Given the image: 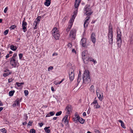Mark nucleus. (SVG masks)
Masks as SVG:
<instances>
[{
	"label": "nucleus",
	"instance_id": "f257e3e1",
	"mask_svg": "<svg viewBox=\"0 0 133 133\" xmlns=\"http://www.w3.org/2000/svg\"><path fill=\"white\" fill-rule=\"evenodd\" d=\"M91 81V79L90 72L88 70H85L83 74V83L88 84L90 83Z\"/></svg>",
	"mask_w": 133,
	"mask_h": 133
},
{
	"label": "nucleus",
	"instance_id": "f03ea898",
	"mask_svg": "<svg viewBox=\"0 0 133 133\" xmlns=\"http://www.w3.org/2000/svg\"><path fill=\"white\" fill-rule=\"evenodd\" d=\"M84 12L85 14L88 16H90L92 14L93 11L90 5H87L85 6Z\"/></svg>",
	"mask_w": 133,
	"mask_h": 133
},
{
	"label": "nucleus",
	"instance_id": "7ed1b4c3",
	"mask_svg": "<svg viewBox=\"0 0 133 133\" xmlns=\"http://www.w3.org/2000/svg\"><path fill=\"white\" fill-rule=\"evenodd\" d=\"M108 38L110 44H112L113 39V32L111 27L109 26Z\"/></svg>",
	"mask_w": 133,
	"mask_h": 133
},
{
	"label": "nucleus",
	"instance_id": "20e7f679",
	"mask_svg": "<svg viewBox=\"0 0 133 133\" xmlns=\"http://www.w3.org/2000/svg\"><path fill=\"white\" fill-rule=\"evenodd\" d=\"M96 92L99 99L102 101L103 100V97L102 91H100L99 89L97 88L96 90Z\"/></svg>",
	"mask_w": 133,
	"mask_h": 133
},
{
	"label": "nucleus",
	"instance_id": "39448f33",
	"mask_svg": "<svg viewBox=\"0 0 133 133\" xmlns=\"http://www.w3.org/2000/svg\"><path fill=\"white\" fill-rule=\"evenodd\" d=\"M82 58L84 63L85 62V61L87 60L88 57V51L85 50L83 51L82 53Z\"/></svg>",
	"mask_w": 133,
	"mask_h": 133
},
{
	"label": "nucleus",
	"instance_id": "423d86ee",
	"mask_svg": "<svg viewBox=\"0 0 133 133\" xmlns=\"http://www.w3.org/2000/svg\"><path fill=\"white\" fill-rule=\"evenodd\" d=\"M76 31L75 29H72L69 34V36L72 38V39H75V38Z\"/></svg>",
	"mask_w": 133,
	"mask_h": 133
},
{
	"label": "nucleus",
	"instance_id": "0eeeda50",
	"mask_svg": "<svg viewBox=\"0 0 133 133\" xmlns=\"http://www.w3.org/2000/svg\"><path fill=\"white\" fill-rule=\"evenodd\" d=\"M65 110L67 111V114L68 115L72 111L71 106L69 105H67L65 108Z\"/></svg>",
	"mask_w": 133,
	"mask_h": 133
},
{
	"label": "nucleus",
	"instance_id": "6e6552de",
	"mask_svg": "<svg viewBox=\"0 0 133 133\" xmlns=\"http://www.w3.org/2000/svg\"><path fill=\"white\" fill-rule=\"evenodd\" d=\"M96 98L95 97L94 99V101L92 103H91V105H94V107H95V108L96 109L99 108L100 107V105H98L97 100H96Z\"/></svg>",
	"mask_w": 133,
	"mask_h": 133
},
{
	"label": "nucleus",
	"instance_id": "1a4fd4ad",
	"mask_svg": "<svg viewBox=\"0 0 133 133\" xmlns=\"http://www.w3.org/2000/svg\"><path fill=\"white\" fill-rule=\"evenodd\" d=\"M10 64L12 66L14 67H15L17 65V63L16 62L15 59L13 58H11Z\"/></svg>",
	"mask_w": 133,
	"mask_h": 133
},
{
	"label": "nucleus",
	"instance_id": "9d476101",
	"mask_svg": "<svg viewBox=\"0 0 133 133\" xmlns=\"http://www.w3.org/2000/svg\"><path fill=\"white\" fill-rule=\"evenodd\" d=\"M27 23L25 22L24 21H23L22 22V26L23 27V31L25 32L27 30L26 29V25Z\"/></svg>",
	"mask_w": 133,
	"mask_h": 133
},
{
	"label": "nucleus",
	"instance_id": "9b49d317",
	"mask_svg": "<svg viewBox=\"0 0 133 133\" xmlns=\"http://www.w3.org/2000/svg\"><path fill=\"white\" fill-rule=\"evenodd\" d=\"M86 39L85 38H83L82 39L81 41V43L83 47H85L86 46Z\"/></svg>",
	"mask_w": 133,
	"mask_h": 133
},
{
	"label": "nucleus",
	"instance_id": "f8f14e48",
	"mask_svg": "<svg viewBox=\"0 0 133 133\" xmlns=\"http://www.w3.org/2000/svg\"><path fill=\"white\" fill-rule=\"evenodd\" d=\"M91 39L92 42L94 43L96 42L95 35L94 34L92 33L91 35Z\"/></svg>",
	"mask_w": 133,
	"mask_h": 133
},
{
	"label": "nucleus",
	"instance_id": "ddd939ff",
	"mask_svg": "<svg viewBox=\"0 0 133 133\" xmlns=\"http://www.w3.org/2000/svg\"><path fill=\"white\" fill-rule=\"evenodd\" d=\"M68 115H66L65 117L63 119L62 121L64 122L65 125H67L68 124L69 122L68 120Z\"/></svg>",
	"mask_w": 133,
	"mask_h": 133
},
{
	"label": "nucleus",
	"instance_id": "4468645a",
	"mask_svg": "<svg viewBox=\"0 0 133 133\" xmlns=\"http://www.w3.org/2000/svg\"><path fill=\"white\" fill-rule=\"evenodd\" d=\"M79 118V116H77L76 115L75 117L73 118V120L75 123H76L78 122Z\"/></svg>",
	"mask_w": 133,
	"mask_h": 133
},
{
	"label": "nucleus",
	"instance_id": "2eb2a0df",
	"mask_svg": "<svg viewBox=\"0 0 133 133\" xmlns=\"http://www.w3.org/2000/svg\"><path fill=\"white\" fill-rule=\"evenodd\" d=\"M74 77V74L73 71H71L70 73L69 74V78L70 80L72 81Z\"/></svg>",
	"mask_w": 133,
	"mask_h": 133
},
{
	"label": "nucleus",
	"instance_id": "dca6fc26",
	"mask_svg": "<svg viewBox=\"0 0 133 133\" xmlns=\"http://www.w3.org/2000/svg\"><path fill=\"white\" fill-rule=\"evenodd\" d=\"M117 38H121V32L120 29L119 27H118L117 29Z\"/></svg>",
	"mask_w": 133,
	"mask_h": 133
},
{
	"label": "nucleus",
	"instance_id": "f3484780",
	"mask_svg": "<svg viewBox=\"0 0 133 133\" xmlns=\"http://www.w3.org/2000/svg\"><path fill=\"white\" fill-rule=\"evenodd\" d=\"M52 35L56 40L60 38V35L58 33L54 34Z\"/></svg>",
	"mask_w": 133,
	"mask_h": 133
},
{
	"label": "nucleus",
	"instance_id": "a211bd4d",
	"mask_svg": "<svg viewBox=\"0 0 133 133\" xmlns=\"http://www.w3.org/2000/svg\"><path fill=\"white\" fill-rule=\"evenodd\" d=\"M58 30L56 28H54L52 30V35L54 34L58 33Z\"/></svg>",
	"mask_w": 133,
	"mask_h": 133
},
{
	"label": "nucleus",
	"instance_id": "6ab92c4d",
	"mask_svg": "<svg viewBox=\"0 0 133 133\" xmlns=\"http://www.w3.org/2000/svg\"><path fill=\"white\" fill-rule=\"evenodd\" d=\"M51 0H46L44 3V5L47 6H49L51 3Z\"/></svg>",
	"mask_w": 133,
	"mask_h": 133
},
{
	"label": "nucleus",
	"instance_id": "aec40b11",
	"mask_svg": "<svg viewBox=\"0 0 133 133\" xmlns=\"http://www.w3.org/2000/svg\"><path fill=\"white\" fill-rule=\"evenodd\" d=\"M55 114V112L54 111L50 112L49 114L47 115L46 116V117H50V116H52L54 115Z\"/></svg>",
	"mask_w": 133,
	"mask_h": 133
},
{
	"label": "nucleus",
	"instance_id": "412c9836",
	"mask_svg": "<svg viewBox=\"0 0 133 133\" xmlns=\"http://www.w3.org/2000/svg\"><path fill=\"white\" fill-rule=\"evenodd\" d=\"M86 61H92L94 63H95L96 62V61L94 60V59L92 58L88 57L87 59V60Z\"/></svg>",
	"mask_w": 133,
	"mask_h": 133
},
{
	"label": "nucleus",
	"instance_id": "4be33fe9",
	"mask_svg": "<svg viewBox=\"0 0 133 133\" xmlns=\"http://www.w3.org/2000/svg\"><path fill=\"white\" fill-rule=\"evenodd\" d=\"M118 122L121 123V127L124 129H125L126 127L124 125V124L123 122L121 120H119Z\"/></svg>",
	"mask_w": 133,
	"mask_h": 133
},
{
	"label": "nucleus",
	"instance_id": "5701e85b",
	"mask_svg": "<svg viewBox=\"0 0 133 133\" xmlns=\"http://www.w3.org/2000/svg\"><path fill=\"white\" fill-rule=\"evenodd\" d=\"M50 127H45L44 128V130L47 133H49L50 132V130L49 129H48L49 128H50Z\"/></svg>",
	"mask_w": 133,
	"mask_h": 133
},
{
	"label": "nucleus",
	"instance_id": "b1692460",
	"mask_svg": "<svg viewBox=\"0 0 133 133\" xmlns=\"http://www.w3.org/2000/svg\"><path fill=\"white\" fill-rule=\"evenodd\" d=\"M122 43V41H117V43L118 47L120 48L121 46Z\"/></svg>",
	"mask_w": 133,
	"mask_h": 133
},
{
	"label": "nucleus",
	"instance_id": "393cba45",
	"mask_svg": "<svg viewBox=\"0 0 133 133\" xmlns=\"http://www.w3.org/2000/svg\"><path fill=\"white\" fill-rule=\"evenodd\" d=\"M79 3L78 2L77 0H75V6L76 9H77L79 5Z\"/></svg>",
	"mask_w": 133,
	"mask_h": 133
},
{
	"label": "nucleus",
	"instance_id": "a878e982",
	"mask_svg": "<svg viewBox=\"0 0 133 133\" xmlns=\"http://www.w3.org/2000/svg\"><path fill=\"white\" fill-rule=\"evenodd\" d=\"M78 122H79L83 124L84 123V120L82 118H80L79 117Z\"/></svg>",
	"mask_w": 133,
	"mask_h": 133
},
{
	"label": "nucleus",
	"instance_id": "bb28decb",
	"mask_svg": "<svg viewBox=\"0 0 133 133\" xmlns=\"http://www.w3.org/2000/svg\"><path fill=\"white\" fill-rule=\"evenodd\" d=\"M10 48L13 51H15L17 49L16 47L12 45L11 46Z\"/></svg>",
	"mask_w": 133,
	"mask_h": 133
},
{
	"label": "nucleus",
	"instance_id": "cd10ccee",
	"mask_svg": "<svg viewBox=\"0 0 133 133\" xmlns=\"http://www.w3.org/2000/svg\"><path fill=\"white\" fill-rule=\"evenodd\" d=\"M14 92L15 91L14 90L10 91L9 92V96H12L13 95Z\"/></svg>",
	"mask_w": 133,
	"mask_h": 133
},
{
	"label": "nucleus",
	"instance_id": "c85d7f7f",
	"mask_svg": "<svg viewBox=\"0 0 133 133\" xmlns=\"http://www.w3.org/2000/svg\"><path fill=\"white\" fill-rule=\"evenodd\" d=\"M11 73V72H9V73L7 72L6 73H4L3 74V76L4 77H6L9 75Z\"/></svg>",
	"mask_w": 133,
	"mask_h": 133
},
{
	"label": "nucleus",
	"instance_id": "c756f323",
	"mask_svg": "<svg viewBox=\"0 0 133 133\" xmlns=\"http://www.w3.org/2000/svg\"><path fill=\"white\" fill-rule=\"evenodd\" d=\"M88 23L87 22V21H85V22H84V27L85 28L87 27L88 26Z\"/></svg>",
	"mask_w": 133,
	"mask_h": 133
},
{
	"label": "nucleus",
	"instance_id": "7c9ffc66",
	"mask_svg": "<svg viewBox=\"0 0 133 133\" xmlns=\"http://www.w3.org/2000/svg\"><path fill=\"white\" fill-rule=\"evenodd\" d=\"M37 21H35L34 23L33 24V25H35V27L34 28V29H35L37 28Z\"/></svg>",
	"mask_w": 133,
	"mask_h": 133
},
{
	"label": "nucleus",
	"instance_id": "2f4dec72",
	"mask_svg": "<svg viewBox=\"0 0 133 133\" xmlns=\"http://www.w3.org/2000/svg\"><path fill=\"white\" fill-rule=\"evenodd\" d=\"M0 131L3 133H6V131L4 128L1 129Z\"/></svg>",
	"mask_w": 133,
	"mask_h": 133
},
{
	"label": "nucleus",
	"instance_id": "473e14b6",
	"mask_svg": "<svg viewBox=\"0 0 133 133\" xmlns=\"http://www.w3.org/2000/svg\"><path fill=\"white\" fill-rule=\"evenodd\" d=\"M62 112L61 111H60L58 112H57L56 114V116H58L62 114Z\"/></svg>",
	"mask_w": 133,
	"mask_h": 133
},
{
	"label": "nucleus",
	"instance_id": "72a5a7b5",
	"mask_svg": "<svg viewBox=\"0 0 133 133\" xmlns=\"http://www.w3.org/2000/svg\"><path fill=\"white\" fill-rule=\"evenodd\" d=\"M24 93L25 96H27L28 94V91L27 90H25L24 91Z\"/></svg>",
	"mask_w": 133,
	"mask_h": 133
},
{
	"label": "nucleus",
	"instance_id": "f704fd0d",
	"mask_svg": "<svg viewBox=\"0 0 133 133\" xmlns=\"http://www.w3.org/2000/svg\"><path fill=\"white\" fill-rule=\"evenodd\" d=\"M35 130L33 129H31L30 131V133H35Z\"/></svg>",
	"mask_w": 133,
	"mask_h": 133
},
{
	"label": "nucleus",
	"instance_id": "c9c22d12",
	"mask_svg": "<svg viewBox=\"0 0 133 133\" xmlns=\"http://www.w3.org/2000/svg\"><path fill=\"white\" fill-rule=\"evenodd\" d=\"M74 21V19L73 18L71 19L69 21V22L70 23V24H72Z\"/></svg>",
	"mask_w": 133,
	"mask_h": 133
},
{
	"label": "nucleus",
	"instance_id": "e433bc0d",
	"mask_svg": "<svg viewBox=\"0 0 133 133\" xmlns=\"http://www.w3.org/2000/svg\"><path fill=\"white\" fill-rule=\"evenodd\" d=\"M16 27V26L15 25H11L10 27V28L11 29H14Z\"/></svg>",
	"mask_w": 133,
	"mask_h": 133
},
{
	"label": "nucleus",
	"instance_id": "4c0bfd02",
	"mask_svg": "<svg viewBox=\"0 0 133 133\" xmlns=\"http://www.w3.org/2000/svg\"><path fill=\"white\" fill-rule=\"evenodd\" d=\"M8 31H9V30H5V31L4 32V35H7L8 32Z\"/></svg>",
	"mask_w": 133,
	"mask_h": 133
},
{
	"label": "nucleus",
	"instance_id": "58836bf2",
	"mask_svg": "<svg viewBox=\"0 0 133 133\" xmlns=\"http://www.w3.org/2000/svg\"><path fill=\"white\" fill-rule=\"evenodd\" d=\"M90 16H87L85 18V21H88L89 20V19H90Z\"/></svg>",
	"mask_w": 133,
	"mask_h": 133
},
{
	"label": "nucleus",
	"instance_id": "ea45409f",
	"mask_svg": "<svg viewBox=\"0 0 133 133\" xmlns=\"http://www.w3.org/2000/svg\"><path fill=\"white\" fill-rule=\"evenodd\" d=\"M53 69V67L52 66H50L49 67L48 69V71H49L50 70H52Z\"/></svg>",
	"mask_w": 133,
	"mask_h": 133
},
{
	"label": "nucleus",
	"instance_id": "a19ab883",
	"mask_svg": "<svg viewBox=\"0 0 133 133\" xmlns=\"http://www.w3.org/2000/svg\"><path fill=\"white\" fill-rule=\"evenodd\" d=\"M16 56H17V54L15 53L14 55L11 58H13V59H15V57Z\"/></svg>",
	"mask_w": 133,
	"mask_h": 133
},
{
	"label": "nucleus",
	"instance_id": "79ce46f5",
	"mask_svg": "<svg viewBox=\"0 0 133 133\" xmlns=\"http://www.w3.org/2000/svg\"><path fill=\"white\" fill-rule=\"evenodd\" d=\"M68 47L71 48L72 46V43H69L68 44Z\"/></svg>",
	"mask_w": 133,
	"mask_h": 133
},
{
	"label": "nucleus",
	"instance_id": "37998d69",
	"mask_svg": "<svg viewBox=\"0 0 133 133\" xmlns=\"http://www.w3.org/2000/svg\"><path fill=\"white\" fill-rule=\"evenodd\" d=\"M77 12V9H76L75 10L74 12V15H76Z\"/></svg>",
	"mask_w": 133,
	"mask_h": 133
},
{
	"label": "nucleus",
	"instance_id": "c03bdc74",
	"mask_svg": "<svg viewBox=\"0 0 133 133\" xmlns=\"http://www.w3.org/2000/svg\"><path fill=\"white\" fill-rule=\"evenodd\" d=\"M8 9V7H6L4 10V12L6 13Z\"/></svg>",
	"mask_w": 133,
	"mask_h": 133
},
{
	"label": "nucleus",
	"instance_id": "a18cd8bd",
	"mask_svg": "<svg viewBox=\"0 0 133 133\" xmlns=\"http://www.w3.org/2000/svg\"><path fill=\"white\" fill-rule=\"evenodd\" d=\"M23 54H19V58L20 59H22V57Z\"/></svg>",
	"mask_w": 133,
	"mask_h": 133
},
{
	"label": "nucleus",
	"instance_id": "49530a36",
	"mask_svg": "<svg viewBox=\"0 0 133 133\" xmlns=\"http://www.w3.org/2000/svg\"><path fill=\"white\" fill-rule=\"evenodd\" d=\"M72 24H70L68 26V28H69V29H70L71 28V27L72 26Z\"/></svg>",
	"mask_w": 133,
	"mask_h": 133
},
{
	"label": "nucleus",
	"instance_id": "de8ad7c7",
	"mask_svg": "<svg viewBox=\"0 0 133 133\" xmlns=\"http://www.w3.org/2000/svg\"><path fill=\"white\" fill-rule=\"evenodd\" d=\"M64 80V79H63L61 81L59 82V83H57L56 84H59L62 83V82Z\"/></svg>",
	"mask_w": 133,
	"mask_h": 133
},
{
	"label": "nucleus",
	"instance_id": "09e8293b",
	"mask_svg": "<svg viewBox=\"0 0 133 133\" xmlns=\"http://www.w3.org/2000/svg\"><path fill=\"white\" fill-rule=\"evenodd\" d=\"M40 18H41V17L40 16H38L37 18V22H39L40 21V20H39V19Z\"/></svg>",
	"mask_w": 133,
	"mask_h": 133
},
{
	"label": "nucleus",
	"instance_id": "8fccbe9b",
	"mask_svg": "<svg viewBox=\"0 0 133 133\" xmlns=\"http://www.w3.org/2000/svg\"><path fill=\"white\" fill-rule=\"evenodd\" d=\"M16 84L18 87H20L21 86V84L20 83L18 82L16 83Z\"/></svg>",
	"mask_w": 133,
	"mask_h": 133
},
{
	"label": "nucleus",
	"instance_id": "3c124183",
	"mask_svg": "<svg viewBox=\"0 0 133 133\" xmlns=\"http://www.w3.org/2000/svg\"><path fill=\"white\" fill-rule=\"evenodd\" d=\"M39 126L40 127H42V126L43 125V124L42 123H39Z\"/></svg>",
	"mask_w": 133,
	"mask_h": 133
},
{
	"label": "nucleus",
	"instance_id": "603ef678",
	"mask_svg": "<svg viewBox=\"0 0 133 133\" xmlns=\"http://www.w3.org/2000/svg\"><path fill=\"white\" fill-rule=\"evenodd\" d=\"M32 125V122H30V121H29L28 123V125L30 126H31Z\"/></svg>",
	"mask_w": 133,
	"mask_h": 133
},
{
	"label": "nucleus",
	"instance_id": "864d4df0",
	"mask_svg": "<svg viewBox=\"0 0 133 133\" xmlns=\"http://www.w3.org/2000/svg\"><path fill=\"white\" fill-rule=\"evenodd\" d=\"M81 79V78H78L77 79V82L78 83H79L80 81V80Z\"/></svg>",
	"mask_w": 133,
	"mask_h": 133
},
{
	"label": "nucleus",
	"instance_id": "5fc2aeb1",
	"mask_svg": "<svg viewBox=\"0 0 133 133\" xmlns=\"http://www.w3.org/2000/svg\"><path fill=\"white\" fill-rule=\"evenodd\" d=\"M95 131L97 133L98 132V133H100V132L99 131L97 130H95Z\"/></svg>",
	"mask_w": 133,
	"mask_h": 133
},
{
	"label": "nucleus",
	"instance_id": "6e6d98bb",
	"mask_svg": "<svg viewBox=\"0 0 133 133\" xmlns=\"http://www.w3.org/2000/svg\"><path fill=\"white\" fill-rule=\"evenodd\" d=\"M12 81V79H8V82L10 83Z\"/></svg>",
	"mask_w": 133,
	"mask_h": 133
},
{
	"label": "nucleus",
	"instance_id": "4d7b16f0",
	"mask_svg": "<svg viewBox=\"0 0 133 133\" xmlns=\"http://www.w3.org/2000/svg\"><path fill=\"white\" fill-rule=\"evenodd\" d=\"M58 55V54L57 53H55L53 54H52V56H57Z\"/></svg>",
	"mask_w": 133,
	"mask_h": 133
},
{
	"label": "nucleus",
	"instance_id": "13d9d810",
	"mask_svg": "<svg viewBox=\"0 0 133 133\" xmlns=\"http://www.w3.org/2000/svg\"><path fill=\"white\" fill-rule=\"evenodd\" d=\"M28 117L27 115H26L25 116V120H26L28 119Z\"/></svg>",
	"mask_w": 133,
	"mask_h": 133
},
{
	"label": "nucleus",
	"instance_id": "bf43d9fd",
	"mask_svg": "<svg viewBox=\"0 0 133 133\" xmlns=\"http://www.w3.org/2000/svg\"><path fill=\"white\" fill-rule=\"evenodd\" d=\"M16 104H17V105H18L19 104V101H17L16 102Z\"/></svg>",
	"mask_w": 133,
	"mask_h": 133
},
{
	"label": "nucleus",
	"instance_id": "052dcab7",
	"mask_svg": "<svg viewBox=\"0 0 133 133\" xmlns=\"http://www.w3.org/2000/svg\"><path fill=\"white\" fill-rule=\"evenodd\" d=\"M117 41H122L121 38H117Z\"/></svg>",
	"mask_w": 133,
	"mask_h": 133
},
{
	"label": "nucleus",
	"instance_id": "680f3d73",
	"mask_svg": "<svg viewBox=\"0 0 133 133\" xmlns=\"http://www.w3.org/2000/svg\"><path fill=\"white\" fill-rule=\"evenodd\" d=\"M70 30V29H69V28H67L66 29V31H67V32H68Z\"/></svg>",
	"mask_w": 133,
	"mask_h": 133
},
{
	"label": "nucleus",
	"instance_id": "e2e57ef3",
	"mask_svg": "<svg viewBox=\"0 0 133 133\" xmlns=\"http://www.w3.org/2000/svg\"><path fill=\"white\" fill-rule=\"evenodd\" d=\"M9 57V54H7L6 56V58H8Z\"/></svg>",
	"mask_w": 133,
	"mask_h": 133
},
{
	"label": "nucleus",
	"instance_id": "0e129e2a",
	"mask_svg": "<svg viewBox=\"0 0 133 133\" xmlns=\"http://www.w3.org/2000/svg\"><path fill=\"white\" fill-rule=\"evenodd\" d=\"M83 115L84 116H86V113L85 112H84L83 113Z\"/></svg>",
	"mask_w": 133,
	"mask_h": 133
},
{
	"label": "nucleus",
	"instance_id": "69168bd1",
	"mask_svg": "<svg viewBox=\"0 0 133 133\" xmlns=\"http://www.w3.org/2000/svg\"><path fill=\"white\" fill-rule=\"evenodd\" d=\"M9 70L8 69H6L4 71L5 72H7L9 71Z\"/></svg>",
	"mask_w": 133,
	"mask_h": 133
},
{
	"label": "nucleus",
	"instance_id": "338daca9",
	"mask_svg": "<svg viewBox=\"0 0 133 133\" xmlns=\"http://www.w3.org/2000/svg\"><path fill=\"white\" fill-rule=\"evenodd\" d=\"M3 105V104L2 103V102L0 101V106H2Z\"/></svg>",
	"mask_w": 133,
	"mask_h": 133
},
{
	"label": "nucleus",
	"instance_id": "774afa93",
	"mask_svg": "<svg viewBox=\"0 0 133 133\" xmlns=\"http://www.w3.org/2000/svg\"><path fill=\"white\" fill-rule=\"evenodd\" d=\"M51 90L52 91H54V88L52 87H51Z\"/></svg>",
	"mask_w": 133,
	"mask_h": 133
}]
</instances>
